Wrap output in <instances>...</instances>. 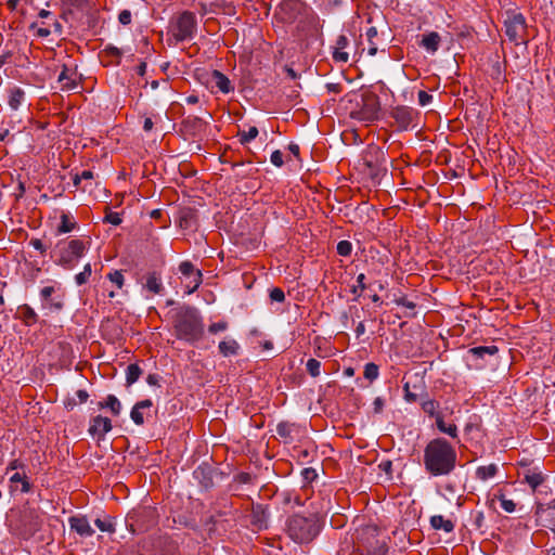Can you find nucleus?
Segmentation results:
<instances>
[{
	"label": "nucleus",
	"instance_id": "nucleus-4",
	"mask_svg": "<svg viewBox=\"0 0 555 555\" xmlns=\"http://www.w3.org/2000/svg\"><path fill=\"white\" fill-rule=\"evenodd\" d=\"M319 518L311 514L304 516L300 514L292 515L286 522V532L296 543H309L320 532Z\"/></svg>",
	"mask_w": 555,
	"mask_h": 555
},
{
	"label": "nucleus",
	"instance_id": "nucleus-38",
	"mask_svg": "<svg viewBox=\"0 0 555 555\" xmlns=\"http://www.w3.org/2000/svg\"><path fill=\"white\" fill-rule=\"evenodd\" d=\"M525 481L535 490L544 481V477L541 473L532 472L525 475Z\"/></svg>",
	"mask_w": 555,
	"mask_h": 555
},
{
	"label": "nucleus",
	"instance_id": "nucleus-40",
	"mask_svg": "<svg viewBox=\"0 0 555 555\" xmlns=\"http://www.w3.org/2000/svg\"><path fill=\"white\" fill-rule=\"evenodd\" d=\"M366 288L365 274L360 273L357 276V285L352 286L350 292L356 296V298H359Z\"/></svg>",
	"mask_w": 555,
	"mask_h": 555
},
{
	"label": "nucleus",
	"instance_id": "nucleus-55",
	"mask_svg": "<svg viewBox=\"0 0 555 555\" xmlns=\"http://www.w3.org/2000/svg\"><path fill=\"white\" fill-rule=\"evenodd\" d=\"M271 163L276 167H282L284 164L283 154L280 150L274 151L271 154Z\"/></svg>",
	"mask_w": 555,
	"mask_h": 555
},
{
	"label": "nucleus",
	"instance_id": "nucleus-19",
	"mask_svg": "<svg viewBox=\"0 0 555 555\" xmlns=\"http://www.w3.org/2000/svg\"><path fill=\"white\" fill-rule=\"evenodd\" d=\"M210 78H211V82H214L215 86L222 93H230L231 91L234 90V87L232 86L230 79L221 72H219L217 69L212 70Z\"/></svg>",
	"mask_w": 555,
	"mask_h": 555
},
{
	"label": "nucleus",
	"instance_id": "nucleus-5",
	"mask_svg": "<svg viewBox=\"0 0 555 555\" xmlns=\"http://www.w3.org/2000/svg\"><path fill=\"white\" fill-rule=\"evenodd\" d=\"M379 112V96L372 91H365L361 94V102L350 111L349 116L351 119L369 124L378 119Z\"/></svg>",
	"mask_w": 555,
	"mask_h": 555
},
{
	"label": "nucleus",
	"instance_id": "nucleus-51",
	"mask_svg": "<svg viewBox=\"0 0 555 555\" xmlns=\"http://www.w3.org/2000/svg\"><path fill=\"white\" fill-rule=\"evenodd\" d=\"M229 324L227 321H219V322H216V323H211L209 326H208V332L210 334H217L219 332H223L228 328Z\"/></svg>",
	"mask_w": 555,
	"mask_h": 555
},
{
	"label": "nucleus",
	"instance_id": "nucleus-15",
	"mask_svg": "<svg viewBox=\"0 0 555 555\" xmlns=\"http://www.w3.org/2000/svg\"><path fill=\"white\" fill-rule=\"evenodd\" d=\"M57 81L61 83L62 90H74L79 85L80 76L78 75L76 67L63 65Z\"/></svg>",
	"mask_w": 555,
	"mask_h": 555
},
{
	"label": "nucleus",
	"instance_id": "nucleus-31",
	"mask_svg": "<svg viewBox=\"0 0 555 555\" xmlns=\"http://www.w3.org/2000/svg\"><path fill=\"white\" fill-rule=\"evenodd\" d=\"M499 351V348L494 345L491 346H479L469 349V353L477 358H483L485 356H494Z\"/></svg>",
	"mask_w": 555,
	"mask_h": 555
},
{
	"label": "nucleus",
	"instance_id": "nucleus-47",
	"mask_svg": "<svg viewBox=\"0 0 555 555\" xmlns=\"http://www.w3.org/2000/svg\"><path fill=\"white\" fill-rule=\"evenodd\" d=\"M352 244L349 241H340L337 244V254L344 257H348L351 255Z\"/></svg>",
	"mask_w": 555,
	"mask_h": 555
},
{
	"label": "nucleus",
	"instance_id": "nucleus-26",
	"mask_svg": "<svg viewBox=\"0 0 555 555\" xmlns=\"http://www.w3.org/2000/svg\"><path fill=\"white\" fill-rule=\"evenodd\" d=\"M99 408L104 409L107 408L111 410L114 416H118L121 411V403L114 395H108L104 402H99Z\"/></svg>",
	"mask_w": 555,
	"mask_h": 555
},
{
	"label": "nucleus",
	"instance_id": "nucleus-53",
	"mask_svg": "<svg viewBox=\"0 0 555 555\" xmlns=\"http://www.w3.org/2000/svg\"><path fill=\"white\" fill-rule=\"evenodd\" d=\"M301 476L306 482H312L318 477V474L314 468L307 467L302 469Z\"/></svg>",
	"mask_w": 555,
	"mask_h": 555
},
{
	"label": "nucleus",
	"instance_id": "nucleus-62",
	"mask_svg": "<svg viewBox=\"0 0 555 555\" xmlns=\"http://www.w3.org/2000/svg\"><path fill=\"white\" fill-rule=\"evenodd\" d=\"M326 89L328 92L338 94L341 92L343 87L340 83H327Z\"/></svg>",
	"mask_w": 555,
	"mask_h": 555
},
{
	"label": "nucleus",
	"instance_id": "nucleus-39",
	"mask_svg": "<svg viewBox=\"0 0 555 555\" xmlns=\"http://www.w3.org/2000/svg\"><path fill=\"white\" fill-rule=\"evenodd\" d=\"M423 411L431 417L437 420V414H441L439 410V403L436 400H427L422 403Z\"/></svg>",
	"mask_w": 555,
	"mask_h": 555
},
{
	"label": "nucleus",
	"instance_id": "nucleus-18",
	"mask_svg": "<svg viewBox=\"0 0 555 555\" xmlns=\"http://www.w3.org/2000/svg\"><path fill=\"white\" fill-rule=\"evenodd\" d=\"M153 406V402L151 399H145L137 402L131 412L130 417L133 421L135 425H143L144 424V411H150Z\"/></svg>",
	"mask_w": 555,
	"mask_h": 555
},
{
	"label": "nucleus",
	"instance_id": "nucleus-43",
	"mask_svg": "<svg viewBox=\"0 0 555 555\" xmlns=\"http://www.w3.org/2000/svg\"><path fill=\"white\" fill-rule=\"evenodd\" d=\"M258 133L259 132L257 127H250L248 131H240L237 135L242 144H247L248 142L254 140L258 135Z\"/></svg>",
	"mask_w": 555,
	"mask_h": 555
},
{
	"label": "nucleus",
	"instance_id": "nucleus-32",
	"mask_svg": "<svg viewBox=\"0 0 555 555\" xmlns=\"http://www.w3.org/2000/svg\"><path fill=\"white\" fill-rule=\"evenodd\" d=\"M76 227V221H74L67 214L63 212L61 215V223L57 227V233L63 234L72 232Z\"/></svg>",
	"mask_w": 555,
	"mask_h": 555
},
{
	"label": "nucleus",
	"instance_id": "nucleus-7",
	"mask_svg": "<svg viewBox=\"0 0 555 555\" xmlns=\"http://www.w3.org/2000/svg\"><path fill=\"white\" fill-rule=\"evenodd\" d=\"M197 28L196 16L191 11H183L178 14L169 26V33L177 42L191 40Z\"/></svg>",
	"mask_w": 555,
	"mask_h": 555
},
{
	"label": "nucleus",
	"instance_id": "nucleus-6",
	"mask_svg": "<svg viewBox=\"0 0 555 555\" xmlns=\"http://www.w3.org/2000/svg\"><path fill=\"white\" fill-rule=\"evenodd\" d=\"M86 249L87 244L82 240L74 238L70 241H61L55 248L57 256L56 263L66 269H72L83 256Z\"/></svg>",
	"mask_w": 555,
	"mask_h": 555
},
{
	"label": "nucleus",
	"instance_id": "nucleus-25",
	"mask_svg": "<svg viewBox=\"0 0 555 555\" xmlns=\"http://www.w3.org/2000/svg\"><path fill=\"white\" fill-rule=\"evenodd\" d=\"M294 424L288 422H281L276 426V434L284 440L285 443H291L294 440Z\"/></svg>",
	"mask_w": 555,
	"mask_h": 555
},
{
	"label": "nucleus",
	"instance_id": "nucleus-58",
	"mask_svg": "<svg viewBox=\"0 0 555 555\" xmlns=\"http://www.w3.org/2000/svg\"><path fill=\"white\" fill-rule=\"evenodd\" d=\"M395 304L398 306H403L409 309H415L416 305L413 301L408 300L406 297H400L395 299Z\"/></svg>",
	"mask_w": 555,
	"mask_h": 555
},
{
	"label": "nucleus",
	"instance_id": "nucleus-46",
	"mask_svg": "<svg viewBox=\"0 0 555 555\" xmlns=\"http://www.w3.org/2000/svg\"><path fill=\"white\" fill-rule=\"evenodd\" d=\"M91 273H92L91 264L87 263L83 267V270L80 273L76 274V276H75L76 283L78 285L86 284L88 282L89 278L91 276Z\"/></svg>",
	"mask_w": 555,
	"mask_h": 555
},
{
	"label": "nucleus",
	"instance_id": "nucleus-9",
	"mask_svg": "<svg viewBox=\"0 0 555 555\" xmlns=\"http://www.w3.org/2000/svg\"><path fill=\"white\" fill-rule=\"evenodd\" d=\"M293 2L300 9L298 27L306 31L308 36H314L319 34L322 28V21L315 11L301 0H293Z\"/></svg>",
	"mask_w": 555,
	"mask_h": 555
},
{
	"label": "nucleus",
	"instance_id": "nucleus-59",
	"mask_svg": "<svg viewBox=\"0 0 555 555\" xmlns=\"http://www.w3.org/2000/svg\"><path fill=\"white\" fill-rule=\"evenodd\" d=\"M29 244L37 250H39L42 255L46 254L47 247L43 245L40 238H31Z\"/></svg>",
	"mask_w": 555,
	"mask_h": 555
},
{
	"label": "nucleus",
	"instance_id": "nucleus-44",
	"mask_svg": "<svg viewBox=\"0 0 555 555\" xmlns=\"http://www.w3.org/2000/svg\"><path fill=\"white\" fill-rule=\"evenodd\" d=\"M320 367H321V362L319 360L311 358L307 361L306 369H307V372L312 377L320 376V374H321Z\"/></svg>",
	"mask_w": 555,
	"mask_h": 555
},
{
	"label": "nucleus",
	"instance_id": "nucleus-2",
	"mask_svg": "<svg viewBox=\"0 0 555 555\" xmlns=\"http://www.w3.org/2000/svg\"><path fill=\"white\" fill-rule=\"evenodd\" d=\"M175 335L178 339L194 344L204 336L203 319L193 307L182 308L173 320Z\"/></svg>",
	"mask_w": 555,
	"mask_h": 555
},
{
	"label": "nucleus",
	"instance_id": "nucleus-37",
	"mask_svg": "<svg viewBox=\"0 0 555 555\" xmlns=\"http://www.w3.org/2000/svg\"><path fill=\"white\" fill-rule=\"evenodd\" d=\"M95 526L103 532H115V522L112 517H106L105 519L96 518L94 521Z\"/></svg>",
	"mask_w": 555,
	"mask_h": 555
},
{
	"label": "nucleus",
	"instance_id": "nucleus-14",
	"mask_svg": "<svg viewBox=\"0 0 555 555\" xmlns=\"http://www.w3.org/2000/svg\"><path fill=\"white\" fill-rule=\"evenodd\" d=\"M506 36L511 41H517L526 30V20L521 13H513L505 21Z\"/></svg>",
	"mask_w": 555,
	"mask_h": 555
},
{
	"label": "nucleus",
	"instance_id": "nucleus-50",
	"mask_svg": "<svg viewBox=\"0 0 555 555\" xmlns=\"http://www.w3.org/2000/svg\"><path fill=\"white\" fill-rule=\"evenodd\" d=\"M269 297L271 301L283 302L285 300V294L280 287L272 288L270 291Z\"/></svg>",
	"mask_w": 555,
	"mask_h": 555
},
{
	"label": "nucleus",
	"instance_id": "nucleus-16",
	"mask_svg": "<svg viewBox=\"0 0 555 555\" xmlns=\"http://www.w3.org/2000/svg\"><path fill=\"white\" fill-rule=\"evenodd\" d=\"M112 429V422L108 417L98 415L92 418L89 433L92 436H98L99 438H103L105 434H107Z\"/></svg>",
	"mask_w": 555,
	"mask_h": 555
},
{
	"label": "nucleus",
	"instance_id": "nucleus-8",
	"mask_svg": "<svg viewBox=\"0 0 555 555\" xmlns=\"http://www.w3.org/2000/svg\"><path fill=\"white\" fill-rule=\"evenodd\" d=\"M38 17L40 21L34 22L29 26L30 30H35L36 36L47 38L52 34L62 35L63 26L51 11L42 9L38 13Z\"/></svg>",
	"mask_w": 555,
	"mask_h": 555
},
{
	"label": "nucleus",
	"instance_id": "nucleus-3",
	"mask_svg": "<svg viewBox=\"0 0 555 555\" xmlns=\"http://www.w3.org/2000/svg\"><path fill=\"white\" fill-rule=\"evenodd\" d=\"M8 526L15 534L28 539L41 529L42 517L38 509L25 505L20 509H11Z\"/></svg>",
	"mask_w": 555,
	"mask_h": 555
},
{
	"label": "nucleus",
	"instance_id": "nucleus-24",
	"mask_svg": "<svg viewBox=\"0 0 555 555\" xmlns=\"http://www.w3.org/2000/svg\"><path fill=\"white\" fill-rule=\"evenodd\" d=\"M430 525L436 530H443L449 533L453 531L454 524L451 519H446L442 515H435L430 518Z\"/></svg>",
	"mask_w": 555,
	"mask_h": 555
},
{
	"label": "nucleus",
	"instance_id": "nucleus-48",
	"mask_svg": "<svg viewBox=\"0 0 555 555\" xmlns=\"http://www.w3.org/2000/svg\"><path fill=\"white\" fill-rule=\"evenodd\" d=\"M121 218L118 212L111 211L108 207H106V214L104 217V222L111 223L113 225H119L121 223Z\"/></svg>",
	"mask_w": 555,
	"mask_h": 555
},
{
	"label": "nucleus",
	"instance_id": "nucleus-30",
	"mask_svg": "<svg viewBox=\"0 0 555 555\" xmlns=\"http://www.w3.org/2000/svg\"><path fill=\"white\" fill-rule=\"evenodd\" d=\"M498 473V466L495 464H489L487 466H479L476 469V478L479 480H487L492 478Z\"/></svg>",
	"mask_w": 555,
	"mask_h": 555
},
{
	"label": "nucleus",
	"instance_id": "nucleus-41",
	"mask_svg": "<svg viewBox=\"0 0 555 555\" xmlns=\"http://www.w3.org/2000/svg\"><path fill=\"white\" fill-rule=\"evenodd\" d=\"M365 36H366V39H367V41L370 43L369 54L370 55H375L377 53V46L374 42V38L377 37V29H376V27L372 26V27L367 28V30L365 33Z\"/></svg>",
	"mask_w": 555,
	"mask_h": 555
},
{
	"label": "nucleus",
	"instance_id": "nucleus-17",
	"mask_svg": "<svg viewBox=\"0 0 555 555\" xmlns=\"http://www.w3.org/2000/svg\"><path fill=\"white\" fill-rule=\"evenodd\" d=\"M68 522L70 529L80 537H91L94 533V530L85 516H73L69 518Z\"/></svg>",
	"mask_w": 555,
	"mask_h": 555
},
{
	"label": "nucleus",
	"instance_id": "nucleus-1",
	"mask_svg": "<svg viewBox=\"0 0 555 555\" xmlns=\"http://www.w3.org/2000/svg\"><path fill=\"white\" fill-rule=\"evenodd\" d=\"M456 465V451L444 438L428 442L424 450V466L431 476L451 474Z\"/></svg>",
	"mask_w": 555,
	"mask_h": 555
},
{
	"label": "nucleus",
	"instance_id": "nucleus-10",
	"mask_svg": "<svg viewBox=\"0 0 555 555\" xmlns=\"http://www.w3.org/2000/svg\"><path fill=\"white\" fill-rule=\"evenodd\" d=\"M389 115L395 120V125L400 131L416 127L420 119V112L406 105L391 107Z\"/></svg>",
	"mask_w": 555,
	"mask_h": 555
},
{
	"label": "nucleus",
	"instance_id": "nucleus-52",
	"mask_svg": "<svg viewBox=\"0 0 555 555\" xmlns=\"http://www.w3.org/2000/svg\"><path fill=\"white\" fill-rule=\"evenodd\" d=\"M333 60L339 63H347L349 60V54L343 49L335 48L333 52Z\"/></svg>",
	"mask_w": 555,
	"mask_h": 555
},
{
	"label": "nucleus",
	"instance_id": "nucleus-61",
	"mask_svg": "<svg viewBox=\"0 0 555 555\" xmlns=\"http://www.w3.org/2000/svg\"><path fill=\"white\" fill-rule=\"evenodd\" d=\"M217 524V517L215 515L209 516L205 519L204 525L208 527L209 535L215 531V525Z\"/></svg>",
	"mask_w": 555,
	"mask_h": 555
},
{
	"label": "nucleus",
	"instance_id": "nucleus-23",
	"mask_svg": "<svg viewBox=\"0 0 555 555\" xmlns=\"http://www.w3.org/2000/svg\"><path fill=\"white\" fill-rule=\"evenodd\" d=\"M441 37L438 33L431 31L423 36L421 46L428 52H436L439 49Z\"/></svg>",
	"mask_w": 555,
	"mask_h": 555
},
{
	"label": "nucleus",
	"instance_id": "nucleus-34",
	"mask_svg": "<svg viewBox=\"0 0 555 555\" xmlns=\"http://www.w3.org/2000/svg\"><path fill=\"white\" fill-rule=\"evenodd\" d=\"M142 370L137 363L129 364L126 371L127 385L130 386L134 384L140 378Z\"/></svg>",
	"mask_w": 555,
	"mask_h": 555
},
{
	"label": "nucleus",
	"instance_id": "nucleus-45",
	"mask_svg": "<svg viewBox=\"0 0 555 555\" xmlns=\"http://www.w3.org/2000/svg\"><path fill=\"white\" fill-rule=\"evenodd\" d=\"M107 279L116 285L117 288H122L125 284V278L120 270L112 271L107 274Z\"/></svg>",
	"mask_w": 555,
	"mask_h": 555
},
{
	"label": "nucleus",
	"instance_id": "nucleus-54",
	"mask_svg": "<svg viewBox=\"0 0 555 555\" xmlns=\"http://www.w3.org/2000/svg\"><path fill=\"white\" fill-rule=\"evenodd\" d=\"M132 21V15L129 10H122L118 14V22L122 25H129Z\"/></svg>",
	"mask_w": 555,
	"mask_h": 555
},
{
	"label": "nucleus",
	"instance_id": "nucleus-12",
	"mask_svg": "<svg viewBox=\"0 0 555 555\" xmlns=\"http://www.w3.org/2000/svg\"><path fill=\"white\" fill-rule=\"evenodd\" d=\"M180 273L189 279L185 284V293L188 295L193 294L203 283V273L199 269H196L190 260H184L179 264Z\"/></svg>",
	"mask_w": 555,
	"mask_h": 555
},
{
	"label": "nucleus",
	"instance_id": "nucleus-22",
	"mask_svg": "<svg viewBox=\"0 0 555 555\" xmlns=\"http://www.w3.org/2000/svg\"><path fill=\"white\" fill-rule=\"evenodd\" d=\"M144 287L152 294L158 295L164 291L160 275L157 272H151L145 278Z\"/></svg>",
	"mask_w": 555,
	"mask_h": 555
},
{
	"label": "nucleus",
	"instance_id": "nucleus-56",
	"mask_svg": "<svg viewBox=\"0 0 555 555\" xmlns=\"http://www.w3.org/2000/svg\"><path fill=\"white\" fill-rule=\"evenodd\" d=\"M23 468H25V464L21 460L14 459L8 464L5 474H9V472H11V470L23 469Z\"/></svg>",
	"mask_w": 555,
	"mask_h": 555
},
{
	"label": "nucleus",
	"instance_id": "nucleus-21",
	"mask_svg": "<svg viewBox=\"0 0 555 555\" xmlns=\"http://www.w3.org/2000/svg\"><path fill=\"white\" fill-rule=\"evenodd\" d=\"M17 318L21 319L27 326H31L38 322L37 313L27 304L21 305L17 308Z\"/></svg>",
	"mask_w": 555,
	"mask_h": 555
},
{
	"label": "nucleus",
	"instance_id": "nucleus-29",
	"mask_svg": "<svg viewBox=\"0 0 555 555\" xmlns=\"http://www.w3.org/2000/svg\"><path fill=\"white\" fill-rule=\"evenodd\" d=\"M266 511L260 505L254 507L251 513V524L255 525L258 529H262L266 527Z\"/></svg>",
	"mask_w": 555,
	"mask_h": 555
},
{
	"label": "nucleus",
	"instance_id": "nucleus-42",
	"mask_svg": "<svg viewBox=\"0 0 555 555\" xmlns=\"http://www.w3.org/2000/svg\"><path fill=\"white\" fill-rule=\"evenodd\" d=\"M378 374H379L378 365H376L375 363H372V362L365 364L363 375L366 379H369L370 382H373L378 377Z\"/></svg>",
	"mask_w": 555,
	"mask_h": 555
},
{
	"label": "nucleus",
	"instance_id": "nucleus-33",
	"mask_svg": "<svg viewBox=\"0 0 555 555\" xmlns=\"http://www.w3.org/2000/svg\"><path fill=\"white\" fill-rule=\"evenodd\" d=\"M25 96V92L21 88H14L10 91L9 105L12 109H17Z\"/></svg>",
	"mask_w": 555,
	"mask_h": 555
},
{
	"label": "nucleus",
	"instance_id": "nucleus-36",
	"mask_svg": "<svg viewBox=\"0 0 555 555\" xmlns=\"http://www.w3.org/2000/svg\"><path fill=\"white\" fill-rule=\"evenodd\" d=\"M538 515H540L542 525L555 532V511L540 509Z\"/></svg>",
	"mask_w": 555,
	"mask_h": 555
},
{
	"label": "nucleus",
	"instance_id": "nucleus-27",
	"mask_svg": "<svg viewBox=\"0 0 555 555\" xmlns=\"http://www.w3.org/2000/svg\"><path fill=\"white\" fill-rule=\"evenodd\" d=\"M218 348L223 357H230L238 353L240 345L235 339H229L221 341Z\"/></svg>",
	"mask_w": 555,
	"mask_h": 555
},
{
	"label": "nucleus",
	"instance_id": "nucleus-49",
	"mask_svg": "<svg viewBox=\"0 0 555 555\" xmlns=\"http://www.w3.org/2000/svg\"><path fill=\"white\" fill-rule=\"evenodd\" d=\"M500 499V502H501V507L507 512V513H513L515 512L516 509V504L513 500H509V499H506L503 494H501L499 496Z\"/></svg>",
	"mask_w": 555,
	"mask_h": 555
},
{
	"label": "nucleus",
	"instance_id": "nucleus-64",
	"mask_svg": "<svg viewBox=\"0 0 555 555\" xmlns=\"http://www.w3.org/2000/svg\"><path fill=\"white\" fill-rule=\"evenodd\" d=\"M146 382L149 385L151 386H158L159 385V376L156 375V374H150L147 377H146Z\"/></svg>",
	"mask_w": 555,
	"mask_h": 555
},
{
	"label": "nucleus",
	"instance_id": "nucleus-35",
	"mask_svg": "<svg viewBox=\"0 0 555 555\" xmlns=\"http://www.w3.org/2000/svg\"><path fill=\"white\" fill-rule=\"evenodd\" d=\"M102 53L103 57H109V61H107L106 65L112 63L118 64L122 55L121 50L113 46H107Z\"/></svg>",
	"mask_w": 555,
	"mask_h": 555
},
{
	"label": "nucleus",
	"instance_id": "nucleus-20",
	"mask_svg": "<svg viewBox=\"0 0 555 555\" xmlns=\"http://www.w3.org/2000/svg\"><path fill=\"white\" fill-rule=\"evenodd\" d=\"M17 483H21L20 491L22 493H28L31 490V483L28 480V477L25 474L14 473L10 477V491H17Z\"/></svg>",
	"mask_w": 555,
	"mask_h": 555
},
{
	"label": "nucleus",
	"instance_id": "nucleus-13",
	"mask_svg": "<svg viewBox=\"0 0 555 555\" xmlns=\"http://www.w3.org/2000/svg\"><path fill=\"white\" fill-rule=\"evenodd\" d=\"M207 128V122L201 117L189 115L180 124V132L186 138L202 135Z\"/></svg>",
	"mask_w": 555,
	"mask_h": 555
},
{
	"label": "nucleus",
	"instance_id": "nucleus-11",
	"mask_svg": "<svg viewBox=\"0 0 555 555\" xmlns=\"http://www.w3.org/2000/svg\"><path fill=\"white\" fill-rule=\"evenodd\" d=\"M42 299V309L49 311H60L64 307V294L60 287L54 285L44 286L40 291Z\"/></svg>",
	"mask_w": 555,
	"mask_h": 555
},
{
	"label": "nucleus",
	"instance_id": "nucleus-60",
	"mask_svg": "<svg viewBox=\"0 0 555 555\" xmlns=\"http://www.w3.org/2000/svg\"><path fill=\"white\" fill-rule=\"evenodd\" d=\"M348 44H349L348 38L345 35H340V36H338V38L335 42V48L345 50L348 47Z\"/></svg>",
	"mask_w": 555,
	"mask_h": 555
},
{
	"label": "nucleus",
	"instance_id": "nucleus-57",
	"mask_svg": "<svg viewBox=\"0 0 555 555\" xmlns=\"http://www.w3.org/2000/svg\"><path fill=\"white\" fill-rule=\"evenodd\" d=\"M417 96H418V103L422 106H426L433 100V96L429 93H427L426 91H424V90L418 91V95Z\"/></svg>",
	"mask_w": 555,
	"mask_h": 555
},
{
	"label": "nucleus",
	"instance_id": "nucleus-28",
	"mask_svg": "<svg viewBox=\"0 0 555 555\" xmlns=\"http://www.w3.org/2000/svg\"><path fill=\"white\" fill-rule=\"evenodd\" d=\"M436 425H437V428L441 433L449 435L453 439L457 438L456 425L455 424H447L443 420L442 414H437Z\"/></svg>",
	"mask_w": 555,
	"mask_h": 555
},
{
	"label": "nucleus",
	"instance_id": "nucleus-63",
	"mask_svg": "<svg viewBox=\"0 0 555 555\" xmlns=\"http://www.w3.org/2000/svg\"><path fill=\"white\" fill-rule=\"evenodd\" d=\"M154 128V122L151 117H145L143 121V130L145 132L152 131Z\"/></svg>",
	"mask_w": 555,
	"mask_h": 555
}]
</instances>
